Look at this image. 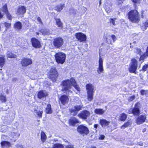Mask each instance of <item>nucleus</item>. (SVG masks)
<instances>
[{
  "label": "nucleus",
  "instance_id": "obj_19",
  "mask_svg": "<svg viewBox=\"0 0 148 148\" xmlns=\"http://www.w3.org/2000/svg\"><path fill=\"white\" fill-rule=\"evenodd\" d=\"M79 123V120L75 117L71 118L69 120V124L73 126H75L76 123Z\"/></svg>",
  "mask_w": 148,
  "mask_h": 148
},
{
  "label": "nucleus",
  "instance_id": "obj_17",
  "mask_svg": "<svg viewBox=\"0 0 148 148\" xmlns=\"http://www.w3.org/2000/svg\"><path fill=\"white\" fill-rule=\"evenodd\" d=\"M99 121L100 124L103 127L108 126L110 123V121H107L105 119H100Z\"/></svg>",
  "mask_w": 148,
  "mask_h": 148
},
{
  "label": "nucleus",
  "instance_id": "obj_23",
  "mask_svg": "<svg viewBox=\"0 0 148 148\" xmlns=\"http://www.w3.org/2000/svg\"><path fill=\"white\" fill-rule=\"evenodd\" d=\"M64 7V4H60L55 7V9L58 12H60L63 8Z\"/></svg>",
  "mask_w": 148,
  "mask_h": 148
},
{
  "label": "nucleus",
  "instance_id": "obj_30",
  "mask_svg": "<svg viewBox=\"0 0 148 148\" xmlns=\"http://www.w3.org/2000/svg\"><path fill=\"white\" fill-rule=\"evenodd\" d=\"M55 20L56 21V24L58 27H62V23L61 22L60 19L58 18H55Z\"/></svg>",
  "mask_w": 148,
  "mask_h": 148
},
{
  "label": "nucleus",
  "instance_id": "obj_1",
  "mask_svg": "<svg viewBox=\"0 0 148 148\" xmlns=\"http://www.w3.org/2000/svg\"><path fill=\"white\" fill-rule=\"evenodd\" d=\"M61 85L63 86L62 90L68 95L72 93L70 90L71 86H73L77 91H79L80 90V88L78 85H77L76 81L73 78H71L70 80L67 79L61 82Z\"/></svg>",
  "mask_w": 148,
  "mask_h": 148
},
{
  "label": "nucleus",
  "instance_id": "obj_22",
  "mask_svg": "<svg viewBox=\"0 0 148 148\" xmlns=\"http://www.w3.org/2000/svg\"><path fill=\"white\" fill-rule=\"evenodd\" d=\"M132 123V121L131 120H129L127 122L125 123L121 127V128L124 129L125 128L128 127Z\"/></svg>",
  "mask_w": 148,
  "mask_h": 148
},
{
  "label": "nucleus",
  "instance_id": "obj_3",
  "mask_svg": "<svg viewBox=\"0 0 148 148\" xmlns=\"http://www.w3.org/2000/svg\"><path fill=\"white\" fill-rule=\"evenodd\" d=\"M56 61L58 63L63 64L66 59L65 54L62 52H59L56 53L55 55Z\"/></svg>",
  "mask_w": 148,
  "mask_h": 148
},
{
  "label": "nucleus",
  "instance_id": "obj_45",
  "mask_svg": "<svg viewBox=\"0 0 148 148\" xmlns=\"http://www.w3.org/2000/svg\"><path fill=\"white\" fill-rule=\"evenodd\" d=\"M5 14L6 15L7 18L9 20H11L12 17L11 14L8 12H7Z\"/></svg>",
  "mask_w": 148,
  "mask_h": 148
},
{
  "label": "nucleus",
  "instance_id": "obj_14",
  "mask_svg": "<svg viewBox=\"0 0 148 148\" xmlns=\"http://www.w3.org/2000/svg\"><path fill=\"white\" fill-rule=\"evenodd\" d=\"M146 118L145 115H141L137 118L136 122L138 125L141 124L145 122Z\"/></svg>",
  "mask_w": 148,
  "mask_h": 148
},
{
  "label": "nucleus",
  "instance_id": "obj_57",
  "mask_svg": "<svg viewBox=\"0 0 148 148\" xmlns=\"http://www.w3.org/2000/svg\"><path fill=\"white\" fill-rule=\"evenodd\" d=\"M119 5L121 3L123 2V1L122 0H117Z\"/></svg>",
  "mask_w": 148,
  "mask_h": 148
},
{
  "label": "nucleus",
  "instance_id": "obj_16",
  "mask_svg": "<svg viewBox=\"0 0 148 148\" xmlns=\"http://www.w3.org/2000/svg\"><path fill=\"white\" fill-rule=\"evenodd\" d=\"M139 103H137L136 104L134 108H133V114L134 115L138 116L140 114L139 106Z\"/></svg>",
  "mask_w": 148,
  "mask_h": 148
},
{
  "label": "nucleus",
  "instance_id": "obj_64",
  "mask_svg": "<svg viewBox=\"0 0 148 148\" xmlns=\"http://www.w3.org/2000/svg\"><path fill=\"white\" fill-rule=\"evenodd\" d=\"M101 0H100L99 2V6H100V5H101Z\"/></svg>",
  "mask_w": 148,
  "mask_h": 148
},
{
  "label": "nucleus",
  "instance_id": "obj_9",
  "mask_svg": "<svg viewBox=\"0 0 148 148\" xmlns=\"http://www.w3.org/2000/svg\"><path fill=\"white\" fill-rule=\"evenodd\" d=\"M103 60L99 56V66L97 68V71L99 74L103 73L104 70L103 67Z\"/></svg>",
  "mask_w": 148,
  "mask_h": 148
},
{
  "label": "nucleus",
  "instance_id": "obj_34",
  "mask_svg": "<svg viewBox=\"0 0 148 148\" xmlns=\"http://www.w3.org/2000/svg\"><path fill=\"white\" fill-rule=\"evenodd\" d=\"M40 32L43 35H48L50 34L48 30L47 29H42L40 30Z\"/></svg>",
  "mask_w": 148,
  "mask_h": 148
},
{
  "label": "nucleus",
  "instance_id": "obj_21",
  "mask_svg": "<svg viewBox=\"0 0 148 148\" xmlns=\"http://www.w3.org/2000/svg\"><path fill=\"white\" fill-rule=\"evenodd\" d=\"M47 95L46 92L45 91H40L38 94V97L39 99H41L42 98L45 97Z\"/></svg>",
  "mask_w": 148,
  "mask_h": 148
},
{
  "label": "nucleus",
  "instance_id": "obj_12",
  "mask_svg": "<svg viewBox=\"0 0 148 148\" xmlns=\"http://www.w3.org/2000/svg\"><path fill=\"white\" fill-rule=\"evenodd\" d=\"M31 42L33 46L35 48H38L41 47L40 42L37 39L32 38L31 39Z\"/></svg>",
  "mask_w": 148,
  "mask_h": 148
},
{
  "label": "nucleus",
  "instance_id": "obj_40",
  "mask_svg": "<svg viewBox=\"0 0 148 148\" xmlns=\"http://www.w3.org/2000/svg\"><path fill=\"white\" fill-rule=\"evenodd\" d=\"M106 42L109 44H110L112 43V41L111 40V38L110 37H108L106 38Z\"/></svg>",
  "mask_w": 148,
  "mask_h": 148
},
{
  "label": "nucleus",
  "instance_id": "obj_63",
  "mask_svg": "<svg viewBox=\"0 0 148 148\" xmlns=\"http://www.w3.org/2000/svg\"><path fill=\"white\" fill-rule=\"evenodd\" d=\"M84 10L85 11V12H86L87 10L86 8L84 7Z\"/></svg>",
  "mask_w": 148,
  "mask_h": 148
},
{
  "label": "nucleus",
  "instance_id": "obj_26",
  "mask_svg": "<svg viewBox=\"0 0 148 148\" xmlns=\"http://www.w3.org/2000/svg\"><path fill=\"white\" fill-rule=\"evenodd\" d=\"M47 136L45 133L42 131L41 134V139L42 143L44 142L46 140Z\"/></svg>",
  "mask_w": 148,
  "mask_h": 148
},
{
  "label": "nucleus",
  "instance_id": "obj_33",
  "mask_svg": "<svg viewBox=\"0 0 148 148\" xmlns=\"http://www.w3.org/2000/svg\"><path fill=\"white\" fill-rule=\"evenodd\" d=\"M7 54L8 58H15L16 57L15 55L13 54L11 52L8 51L7 52Z\"/></svg>",
  "mask_w": 148,
  "mask_h": 148
},
{
  "label": "nucleus",
  "instance_id": "obj_11",
  "mask_svg": "<svg viewBox=\"0 0 148 148\" xmlns=\"http://www.w3.org/2000/svg\"><path fill=\"white\" fill-rule=\"evenodd\" d=\"M32 63V59L29 58H24L22 60L21 64L23 66H26L31 64Z\"/></svg>",
  "mask_w": 148,
  "mask_h": 148
},
{
  "label": "nucleus",
  "instance_id": "obj_39",
  "mask_svg": "<svg viewBox=\"0 0 148 148\" xmlns=\"http://www.w3.org/2000/svg\"><path fill=\"white\" fill-rule=\"evenodd\" d=\"M5 63V59L3 57H0V66H2Z\"/></svg>",
  "mask_w": 148,
  "mask_h": 148
},
{
  "label": "nucleus",
  "instance_id": "obj_36",
  "mask_svg": "<svg viewBox=\"0 0 148 148\" xmlns=\"http://www.w3.org/2000/svg\"><path fill=\"white\" fill-rule=\"evenodd\" d=\"M63 146L61 144L57 143L54 144L53 148H63Z\"/></svg>",
  "mask_w": 148,
  "mask_h": 148
},
{
  "label": "nucleus",
  "instance_id": "obj_56",
  "mask_svg": "<svg viewBox=\"0 0 148 148\" xmlns=\"http://www.w3.org/2000/svg\"><path fill=\"white\" fill-rule=\"evenodd\" d=\"M140 0H133V2L135 3H139Z\"/></svg>",
  "mask_w": 148,
  "mask_h": 148
},
{
  "label": "nucleus",
  "instance_id": "obj_48",
  "mask_svg": "<svg viewBox=\"0 0 148 148\" xmlns=\"http://www.w3.org/2000/svg\"><path fill=\"white\" fill-rule=\"evenodd\" d=\"M65 148H74V145L70 144L65 146Z\"/></svg>",
  "mask_w": 148,
  "mask_h": 148
},
{
  "label": "nucleus",
  "instance_id": "obj_51",
  "mask_svg": "<svg viewBox=\"0 0 148 148\" xmlns=\"http://www.w3.org/2000/svg\"><path fill=\"white\" fill-rule=\"evenodd\" d=\"M5 26L7 28L9 27L10 26V24L5 22L4 23Z\"/></svg>",
  "mask_w": 148,
  "mask_h": 148
},
{
  "label": "nucleus",
  "instance_id": "obj_28",
  "mask_svg": "<svg viewBox=\"0 0 148 148\" xmlns=\"http://www.w3.org/2000/svg\"><path fill=\"white\" fill-rule=\"evenodd\" d=\"M14 27L16 29H21L22 27L21 23L19 22H17L14 24Z\"/></svg>",
  "mask_w": 148,
  "mask_h": 148
},
{
  "label": "nucleus",
  "instance_id": "obj_53",
  "mask_svg": "<svg viewBox=\"0 0 148 148\" xmlns=\"http://www.w3.org/2000/svg\"><path fill=\"white\" fill-rule=\"evenodd\" d=\"M70 12L71 13H73L74 14H75L76 13V11L74 9H72L70 10Z\"/></svg>",
  "mask_w": 148,
  "mask_h": 148
},
{
  "label": "nucleus",
  "instance_id": "obj_2",
  "mask_svg": "<svg viewBox=\"0 0 148 148\" xmlns=\"http://www.w3.org/2000/svg\"><path fill=\"white\" fill-rule=\"evenodd\" d=\"M128 16L130 21L133 23L138 22L140 19L139 13L136 10H132L129 12Z\"/></svg>",
  "mask_w": 148,
  "mask_h": 148
},
{
  "label": "nucleus",
  "instance_id": "obj_13",
  "mask_svg": "<svg viewBox=\"0 0 148 148\" xmlns=\"http://www.w3.org/2000/svg\"><path fill=\"white\" fill-rule=\"evenodd\" d=\"M25 8L23 6H19L18 8L16 14L18 15L23 14L26 12Z\"/></svg>",
  "mask_w": 148,
  "mask_h": 148
},
{
  "label": "nucleus",
  "instance_id": "obj_42",
  "mask_svg": "<svg viewBox=\"0 0 148 148\" xmlns=\"http://www.w3.org/2000/svg\"><path fill=\"white\" fill-rule=\"evenodd\" d=\"M134 52L138 54H139L140 55H141V50L140 49H138V48H136L134 49Z\"/></svg>",
  "mask_w": 148,
  "mask_h": 148
},
{
  "label": "nucleus",
  "instance_id": "obj_20",
  "mask_svg": "<svg viewBox=\"0 0 148 148\" xmlns=\"http://www.w3.org/2000/svg\"><path fill=\"white\" fill-rule=\"evenodd\" d=\"M87 92H94V86L90 84H87L86 86Z\"/></svg>",
  "mask_w": 148,
  "mask_h": 148
},
{
  "label": "nucleus",
  "instance_id": "obj_38",
  "mask_svg": "<svg viewBox=\"0 0 148 148\" xmlns=\"http://www.w3.org/2000/svg\"><path fill=\"white\" fill-rule=\"evenodd\" d=\"M83 106L81 105H77L74 107V109H75L76 111L78 112L79 111L82 109Z\"/></svg>",
  "mask_w": 148,
  "mask_h": 148
},
{
  "label": "nucleus",
  "instance_id": "obj_8",
  "mask_svg": "<svg viewBox=\"0 0 148 148\" xmlns=\"http://www.w3.org/2000/svg\"><path fill=\"white\" fill-rule=\"evenodd\" d=\"M90 112L87 110H84L82 111L78 115V116L80 118L86 120L90 116Z\"/></svg>",
  "mask_w": 148,
  "mask_h": 148
},
{
  "label": "nucleus",
  "instance_id": "obj_43",
  "mask_svg": "<svg viewBox=\"0 0 148 148\" xmlns=\"http://www.w3.org/2000/svg\"><path fill=\"white\" fill-rule=\"evenodd\" d=\"M2 10L5 13L7 12H8V8L7 5L6 4H5L3 7Z\"/></svg>",
  "mask_w": 148,
  "mask_h": 148
},
{
  "label": "nucleus",
  "instance_id": "obj_55",
  "mask_svg": "<svg viewBox=\"0 0 148 148\" xmlns=\"http://www.w3.org/2000/svg\"><path fill=\"white\" fill-rule=\"evenodd\" d=\"M37 20L40 23H41V24H42V22L41 19V18L40 17H38L37 18Z\"/></svg>",
  "mask_w": 148,
  "mask_h": 148
},
{
  "label": "nucleus",
  "instance_id": "obj_59",
  "mask_svg": "<svg viewBox=\"0 0 148 148\" xmlns=\"http://www.w3.org/2000/svg\"><path fill=\"white\" fill-rule=\"evenodd\" d=\"M145 25L146 27H148V21H146L145 24Z\"/></svg>",
  "mask_w": 148,
  "mask_h": 148
},
{
  "label": "nucleus",
  "instance_id": "obj_5",
  "mask_svg": "<svg viewBox=\"0 0 148 148\" xmlns=\"http://www.w3.org/2000/svg\"><path fill=\"white\" fill-rule=\"evenodd\" d=\"M131 63L129 68V71L131 73H135L137 66V62L136 59L132 60Z\"/></svg>",
  "mask_w": 148,
  "mask_h": 148
},
{
  "label": "nucleus",
  "instance_id": "obj_35",
  "mask_svg": "<svg viewBox=\"0 0 148 148\" xmlns=\"http://www.w3.org/2000/svg\"><path fill=\"white\" fill-rule=\"evenodd\" d=\"M70 111L71 114L74 116L76 115L77 114L78 112L75 109H74V107L71 108Z\"/></svg>",
  "mask_w": 148,
  "mask_h": 148
},
{
  "label": "nucleus",
  "instance_id": "obj_25",
  "mask_svg": "<svg viewBox=\"0 0 148 148\" xmlns=\"http://www.w3.org/2000/svg\"><path fill=\"white\" fill-rule=\"evenodd\" d=\"M94 112L96 114L102 115L104 113L105 111L102 109H96L95 110Z\"/></svg>",
  "mask_w": 148,
  "mask_h": 148
},
{
  "label": "nucleus",
  "instance_id": "obj_27",
  "mask_svg": "<svg viewBox=\"0 0 148 148\" xmlns=\"http://www.w3.org/2000/svg\"><path fill=\"white\" fill-rule=\"evenodd\" d=\"M148 56V53L147 52H145L142 55H140V57L139 59L140 61H141V62H143V60L146 58Z\"/></svg>",
  "mask_w": 148,
  "mask_h": 148
},
{
  "label": "nucleus",
  "instance_id": "obj_52",
  "mask_svg": "<svg viewBox=\"0 0 148 148\" xmlns=\"http://www.w3.org/2000/svg\"><path fill=\"white\" fill-rule=\"evenodd\" d=\"M105 9L106 12H107L108 13L110 12L111 11V9L109 8L106 7Z\"/></svg>",
  "mask_w": 148,
  "mask_h": 148
},
{
  "label": "nucleus",
  "instance_id": "obj_24",
  "mask_svg": "<svg viewBox=\"0 0 148 148\" xmlns=\"http://www.w3.org/2000/svg\"><path fill=\"white\" fill-rule=\"evenodd\" d=\"M45 112L47 114H51L52 113L51 106L50 104H48L47 105Z\"/></svg>",
  "mask_w": 148,
  "mask_h": 148
},
{
  "label": "nucleus",
  "instance_id": "obj_61",
  "mask_svg": "<svg viewBox=\"0 0 148 148\" xmlns=\"http://www.w3.org/2000/svg\"><path fill=\"white\" fill-rule=\"evenodd\" d=\"M38 110H37V109L36 108H34V113H36V112H37Z\"/></svg>",
  "mask_w": 148,
  "mask_h": 148
},
{
  "label": "nucleus",
  "instance_id": "obj_41",
  "mask_svg": "<svg viewBox=\"0 0 148 148\" xmlns=\"http://www.w3.org/2000/svg\"><path fill=\"white\" fill-rule=\"evenodd\" d=\"M140 93L142 95H146L148 94V91L141 90L140 91Z\"/></svg>",
  "mask_w": 148,
  "mask_h": 148
},
{
  "label": "nucleus",
  "instance_id": "obj_50",
  "mask_svg": "<svg viewBox=\"0 0 148 148\" xmlns=\"http://www.w3.org/2000/svg\"><path fill=\"white\" fill-rule=\"evenodd\" d=\"M105 138V136L103 135H101L99 136V140H103Z\"/></svg>",
  "mask_w": 148,
  "mask_h": 148
},
{
  "label": "nucleus",
  "instance_id": "obj_46",
  "mask_svg": "<svg viewBox=\"0 0 148 148\" xmlns=\"http://www.w3.org/2000/svg\"><path fill=\"white\" fill-rule=\"evenodd\" d=\"M135 96L134 95H132L129 97L128 98V100L129 101H132L135 99Z\"/></svg>",
  "mask_w": 148,
  "mask_h": 148
},
{
  "label": "nucleus",
  "instance_id": "obj_15",
  "mask_svg": "<svg viewBox=\"0 0 148 148\" xmlns=\"http://www.w3.org/2000/svg\"><path fill=\"white\" fill-rule=\"evenodd\" d=\"M59 100L61 103L64 105L67 103L69 99L67 96L63 95L61 96L59 99Z\"/></svg>",
  "mask_w": 148,
  "mask_h": 148
},
{
  "label": "nucleus",
  "instance_id": "obj_54",
  "mask_svg": "<svg viewBox=\"0 0 148 148\" xmlns=\"http://www.w3.org/2000/svg\"><path fill=\"white\" fill-rule=\"evenodd\" d=\"M147 66V65H144L143 66L142 68L143 70L144 71H146V70Z\"/></svg>",
  "mask_w": 148,
  "mask_h": 148
},
{
  "label": "nucleus",
  "instance_id": "obj_47",
  "mask_svg": "<svg viewBox=\"0 0 148 148\" xmlns=\"http://www.w3.org/2000/svg\"><path fill=\"white\" fill-rule=\"evenodd\" d=\"M111 39L113 40V42H114L116 40L117 38L116 36L114 35H112L110 36Z\"/></svg>",
  "mask_w": 148,
  "mask_h": 148
},
{
  "label": "nucleus",
  "instance_id": "obj_62",
  "mask_svg": "<svg viewBox=\"0 0 148 148\" xmlns=\"http://www.w3.org/2000/svg\"><path fill=\"white\" fill-rule=\"evenodd\" d=\"M46 103H45V102H42V105L43 106H45L46 105Z\"/></svg>",
  "mask_w": 148,
  "mask_h": 148
},
{
  "label": "nucleus",
  "instance_id": "obj_7",
  "mask_svg": "<svg viewBox=\"0 0 148 148\" xmlns=\"http://www.w3.org/2000/svg\"><path fill=\"white\" fill-rule=\"evenodd\" d=\"M58 73L55 68H51L50 70V74L49 78L53 81H55L56 78L58 76Z\"/></svg>",
  "mask_w": 148,
  "mask_h": 148
},
{
  "label": "nucleus",
  "instance_id": "obj_37",
  "mask_svg": "<svg viewBox=\"0 0 148 148\" xmlns=\"http://www.w3.org/2000/svg\"><path fill=\"white\" fill-rule=\"evenodd\" d=\"M0 101H1L2 102H5L6 101L5 96L3 95L2 94L0 95Z\"/></svg>",
  "mask_w": 148,
  "mask_h": 148
},
{
  "label": "nucleus",
  "instance_id": "obj_44",
  "mask_svg": "<svg viewBox=\"0 0 148 148\" xmlns=\"http://www.w3.org/2000/svg\"><path fill=\"white\" fill-rule=\"evenodd\" d=\"M116 20V18H110V23H111L114 25H115L116 24L115 23V21Z\"/></svg>",
  "mask_w": 148,
  "mask_h": 148
},
{
  "label": "nucleus",
  "instance_id": "obj_60",
  "mask_svg": "<svg viewBox=\"0 0 148 148\" xmlns=\"http://www.w3.org/2000/svg\"><path fill=\"white\" fill-rule=\"evenodd\" d=\"M98 126V124H96L94 125V127L95 128H97Z\"/></svg>",
  "mask_w": 148,
  "mask_h": 148
},
{
  "label": "nucleus",
  "instance_id": "obj_18",
  "mask_svg": "<svg viewBox=\"0 0 148 148\" xmlns=\"http://www.w3.org/2000/svg\"><path fill=\"white\" fill-rule=\"evenodd\" d=\"M1 145L2 148H8L11 147L12 144L8 141H3L1 143Z\"/></svg>",
  "mask_w": 148,
  "mask_h": 148
},
{
  "label": "nucleus",
  "instance_id": "obj_4",
  "mask_svg": "<svg viewBox=\"0 0 148 148\" xmlns=\"http://www.w3.org/2000/svg\"><path fill=\"white\" fill-rule=\"evenodd\" d=\"M77 132L83 136L87 135L89 133V130L88 127L83 125H80L77 128Z\"/></svg>",
  "mask_w": 148,
  "mask_h": 148
},
{
  "label": "nucleus",
  "instance_id": "obj_58",
  "mask_svg": "<svg viewBox=\"0 0 148 148\" xmlns=\"http://www.w3.org/2000/svg\"><path fill=\"white\" fill-rule=\"evenodd\" d=\"M8 108H2L1 109H2L1 110H2L6 111L8 110Z\"/></svg>",
  "mask_w": 148,
  "mask_h": 148
},
{
  "label": "nucleus",
  "instance_id": "obj_32",
  "mask_svg": "<svg viewBox=\"0 0 148 148\" xmlns=\"http://www.w3.org/2000/svg\"><path fill=\"white\" fill-rule=\"evenodd\" d=\"M127 118V115L124 113H122L120 116V119L122 121H124Z\"/></svg>",
  "mask_w": 148,
  "mask_h": 148
},
{
  "label": "nucleus",
  "instance_id": "obj_29",
  "mask_svg": "<svg viewBox=\"0 0 148 148\" xmlns=\"http://www.w3.org/2000/svg\"><path fill=\"white\" fill-rule=\"evenodd\" d=\"M94 92H87V99L89 101H91L93 99V95Z\"/></svg>",
  "mask_w": 148,
  "mask_h": 148
},
{
  "label": "nucleus",
  "instance_id": "obj_31",
  "mask_svg": "<svg viewBox=\"0 0 148 148\" xmlns=\"http://www.w3.org/2000/svg\"><path fill=\"white\" fill-rule=\"evenodd\" d=\"M42 111H40L38 110L37 112H36V113H34V114L36 117L40 118L42 117Z\"/></svg>",
  "mask_w": 148,
  "mask_h": 148
},
{
  "label": "nucleus",
  "instance_id": "obj_6",
  "mask_svg": "<svg viewBox=\"0 0 148 148\" xmlns=\"http://www.w3.org/2000/svg\"><path fill=\"white\" fill-rule=\"evenodd\" d=\"M53 43L56 48H59L63 45V39L60 38H56L54 40Z\"/></svg>",
  "mask_w": 148,
  "mask_h": 148
},
{
  "label": "nucleus",
  "instance_id": "obj_49",
  "mask_svg": "<svg viewBox=\"0 0 148 148\" xmlns=\"http://www.w3.org/2000/svg\"><path fill=\"white\" fill-rule=\"evenodd\" d=\"M127 113L129 114H133V108H130L128 110Z\"/></svg>",
  "mask_w": 148,
  "mask_h": 148
},
{
  "label": "nucleus",
  "instance_id": "obj_10",
  "mask_svg": "<svg viewBox=\"0 0 148 148\" xmlns=\"http://www.w3.org/2000/svg\"><path fill=\"white\" fill-rule=\"evenodd\" d=\"M75 36L77 39L80 42L84 41L86 40V35L81 32L76 33Z\"/></svg>",
  "mask_w": 148,
  "mask_h": 148
}]
</instances>
